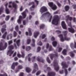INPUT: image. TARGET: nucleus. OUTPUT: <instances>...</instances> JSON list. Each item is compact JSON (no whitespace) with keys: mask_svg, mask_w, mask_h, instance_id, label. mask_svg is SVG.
I'll return each instance as SVG.
<instances>
[{"mask_svg":"<svg viewBox=\"0 0 76 76\" xmlns=\"http://www.w3.org/2000/svg\"><path fill=\"white\" fill-rule=\"evenodd\" d=\"M70 46L72 49H73V48H74L73 44L72 43L70 44Z\"/></svg>","mask_w":76,"mask_h":76,"instance_id":"09e8293b","label":"nucleus"},{"mask_svg":"<svg viewBox=\"0 0 76 76\" xmlns=\"http://www.w3.org/2000/svg\"><path fill=\"white\" fill-rule=\"evenodd\" d=\"M55 73L53 72H51L50 73H48V76H55Z\"/></svg>","mask_w":76,"mask_h":76,"instance_id":"aec40b11","label":"nucleus"},{"mask_svg":"<svg viewBox=\"0 0 76 76\" xmlns=\"http://www.w3.org/2000/svg\"><path fill=\"white\" fill-rule=\"evenodd\" d=\"M26 72H27V73H29L31 71V69L29 67H27L26 68Z\"/></svg>","mask_w":76,"mask_h":76,"instance_id":"a878e982","label":"nucleus"},{"mask_svg":"<svg viewBox=\"0 0 76 76\" xmlns=\"http://www.w3.org/2000/svg\"><path fill=\"white\" fill-rule=\"evenodd\" d=\"M35 8V6L34 5H33L31 8H30V10H34V8Z\"/></svg>","mask_w":76,"mask_h":76,"instance_id":"49530a36","label":"nucleus"},{"mask_svg":"<svg viewBox=\"0 0 76 76\" xmlns=\"http://www.w3.org/2000/svg\"><path fill=\"white\" fill-rule=\"evenodd\" d=\"M0 76H7V75L5 73L4 75L2 74H0Z\"/></svg>","mask_w":76,"mask_h":76,"instance_id":"4d7b16f0","label":"nucleus"},{"mask_svg":"<svg viewBox=\"0 0 76 76\" xmlns=\"http://www.w3.org/2000/svg\"><path fill=\"white\" fill-rule=\"evenodd\" d=\"M48 4L49 6H50L51 9L53 10H56L57 8V6L56 5L53 4V2H49Z\"/></svg>","mask_w":76,"mask_h":76,"instance_id":"423d86ee","label":"nucleus"},{"mask_svg":"<svg viewBox=\"0 0 76 76\" xmlns=\"http://www.w3.org/2000/svg\"><path fill=\"white\" fill-rule=\"evenodd\" d=\"M32 56V54H29L28 55V61H31V58L30 57H31Z\"/></svg>","mask_w":76,"mask_h":76,"instance_id":"2f4dec72","label":"nucleus"},{"mask_svg":"<svg viewBox=\"0 0 76 76\" xmlns=\"http://www.w3.org/2000/svg\"><path fill=\"white\" fill-rule=\"evenodd\" d=\"M61 26L63 29H66L67 27H66V23L64 21H62L61 22Z\"/></svg>","mask_w":76,"mask_h":76,"instance_id":"ddd939ff","label":"nucleus"},{"mask_svg":"<svg viewBox=\"0 0 76 76\" xmlns=\"http://www.w3.org/2000/svg\"><path fill=\"white\" fill-rule=\"evenodd\" d=\"M41 73V71H39L36 73V76H38Z\"/></svg>","mask_w":76,"mask_h":76,"instance_id":"8fccbe9b","label":"nucleus"},{"mask_svg":"<svg viewBox=\"0 0 76 76\" xmlns=\"http://www.w3.org/2000/svg\"><path fill=\"white\" fill-rule=\"evenodd\" d=\"M37 52H39L40 50H41V48L40 47H38L37 48Z\"/></svg>","mask_w":76,"mask_h":76,"instance_id":"6e6d98bb","label":"nucleus"},{"mask_svg":"<svg viewBox=\"0 0 76 76\" xmlns=\"http://www.w3.org/2000/svg\"><path fill=\"white\" fill-rule=\"evenodd\" d=\"M3 28H2L1 30V31L2 32V33H4V32L6 31V29L4 28H6V25H4L2 26Z\"/></svg>","mask_w":76,"mask_h":76,"instance_id":"f3484780","label":"nucleus"},{"mask_svg":"<svg viewBox=\"0 0 76 76\" xmlns=\"http://www.w3.org/2000/svg\"><path fill=\"white\" fill-rule=\"evenodd\" d=\"M58 37H59V38H60V40L62 42H63L64 40H66V41H69V40H70V38H67L66 37H65L64 39L63 38V35L62 34L58 35Z\"/></svg>","mask_w":76,"mask_h":76,"instance_id":"39448f33","label":"nucleus"},{"mask_svg":"<svg viewBox=\"0 0 76 76\" xmlns=\"http://www.w3.org/2000/svg\"><path fill=\"white\" fill-rule=\"evenodd\" d=\"M23 68V66H22V65H19L18 66V70H20V69H22Z\"/></svg>","mask_w":76,"mask_h":76,"instance_id":"c9c22d12","label":"nucleus"},{"mask_svg":"<svg viewBox=\"0 0 76 76\" xmlns=\"http://www.w3.org/2000/svg\"><path fill=\"white\" fill-rule=\"evenodd\" d=\"M15 29L16 31H19V26H16L15 28Z\"/></svg>","mask_w":76,"mask_h":76,"instance_id":"a19ab883","label":"nucleus"},{"mask_svg":"<svg viewBox=\"0 0 76 76\" xmlns=\"http://www.w3.org/2000/svg\"><path fill=\"white\" fill-rule=\"evenodd\" d=\"M12 6L13 7H14V8H15V9H16V8H17V5H16V4H15L14 2H12V1H10L9 2V5H10V4H12Z\"/></svg>","mask_w":76,"mask_h":76,"instance_id":"9b49d317","label":"nucleus"},{"mask_svg":"<svg viewBox=\"0 0 76 76\" xmlns=\"http://www.w3.org/2000/svg\"><path fill=\"white\" fill-rule=\"evenodd\" d=\"M46 48L47 49L48 48H49V51H52V50H53V48H52V47H50V46H49V44L48 43H47L46 44Z\"/></svg>","mask_w":76,"mask_h":76,"instance_id":"4468645a","label":"nucleus"},{"mask_svg":"<svg viewBox=\"0 0 76 76\" xmlns=\"http://www.w3.org/2000/svg\"><path fill=\"white\" fill-rule=\"evenodd\" d=\"M3 8L2 7L0 8V15L1 14L2 12H3Z\"/></svg>","mask_w":76,"mask_h":76,"instance_id":"58836bf2","label":"nucleus"},{"mask_svg":"<svg viewBox=\"0 0 76 76\" xmlns=\"http://www.w3.org/2000/svg\"><path fill=\"white\" fill-rule=\"evenodd\" d=\"M8 48L10 50L8 51L7 54V55H9V56H11V55L13 53V52H14V51L12 50L13 49V45H12L9 46Z\"/></svg>","mask_w":76,"mask_h":76,"instance_id":"7ed1b4c3","label":"nucleus"},{"mask_svg":"<svg viewBox=\"0 0 76 76\" xmlns=\"http://www.w3.org/2000/svg\"><path fill=\"white\" fill-rule=\"evenodd\" d=\"M47 60L48 63H50L51 62L50 61V60L49 59V58L48 57H47Z\"/></svg>","mask_w":76,"mask_h":76,"instance_id":"de8ad7c7","label":"nucleus"},{"mask_svg":"<svg viewBox=\"0 0 76 76\" xmlns=\"http://www.w3.org/2000/svg\"><path fill=\"white\" fill-rule=\"evenodd\" d=\"M74 43H75V45H74V47L75 48H76V42H75Z\"/></svg>","mask_w":76,"mask_h":76,"instance_id":"774afa93","label":"nucleus"},{"mask_svg":"<svg viewBox=\"0 0 76 76\" xmlns=\"http://www.w3.org/2000/svg\"><path fill=\"white\" fill-rule=\"evenodd\" d=\"M37 44L39 45H40V46H41L42 45V42H39Z\"/></svg>","mask_w":76,"mask_h":76,"instance_id":"3c124183","label":"nucleus"},{"mask_svg":"<svg viewBox=\"0 0 76 76\" xmlns=\"http://www.w3.org/2000/svg\"><path fill=\"white\" fill-rule=\"evenodd\" d=\"M37 60L38 61H40V62H42V63H44V60L40 59L39 57H38L37 58Z\"/></svg>","mask_w":76,"mask_h":76,"instance_id":"bb28decb","label":"nucleus"},{"mask_svg":"<svg viewBox=\"0 0 76 76\" xmlns=\"http://www.w3.org/2000/svg\"><path fill=\"white\" fill-rule=\"evenodd\" d=\"M68 31L70 32H71V33H74V32H75V29L72 28H69Z\"/></svg>","mask_w":76,"mask_h":76,"instance_id":"a211bd4d","label":"nucleus"},{"mask_svg":"<svg viewBox=\"0 0 76 76\" xmlns=\"http://www.w3.org/2000/svg\"><path fill=\"white\" fill-rule=\"evenodd\" d=\"M9 45H10V44H12V40H10L8 42Z\"/></svg>","mask_w":76,"mask_h":76,"instance_id":"603ef678","label":"nucleus"},{"mask_svg":"<svg viewBox=\"0 0 76 76\" xmlns=\"http://www.w3.org/2000/svg\"><path fill=\"white\" fill-rule=\"evenodd\" d=\"M34 69H35V70H33L32 72V73H34L36 72V71H37V70L38 69V65H37V64L36 63H35L34 64Z\"/></svg>","mask_w":76,"mask_h":76,"instance_id":"9d476101","label":"nucleus"},{"mask_svg":"<svg viewBox=\"0 0 76 76\" xmlns=\"http://www.w3.org/2000/svg\"><path fill=\"white\" fill-rule=\"evenodd\" d=\"M7 32H5L4 34L3 35L2 38H6V35H7Z\"/></svg>","mask_w":76,"mask_h":76,"instance_id":"4c0bfd02","label":"nucleus"},{"mask_svg":"<svg viewBox=\"0 0 76 76\" xmlns=\"http://www.w3.org/2000/svg\"><path fill=\"white\" fill-rule=\"evenodd\" d=\"M31 60H32V61L33 62L35 61V57L34 56L33 57H32L31 58Z\"/></svg>","mask_w":76,"mask_h":76,"instance_id":"c03bdc74","label":"nucleus"},{"mask_svg":"<svg viewBox=\"0 0 76 76\" xmlns=\"http://www.w3.org/2000/svg\"><path fill=\"white\" fill-rule=\"evenodd\" d=\"M44 17H46L47 18H48L49 17H50V18L49 19V22H50L51 20V19L52 18V15H51V14L49 13V12H48L45 14H43L41 17H40V19H42V18H44Z\"/></svg>","mask_w":76,"mask_h":76,"instance_id":"f257e3e1","label":"nucleus"},{"mask_svg":"<svg viewBox=\"0 0 76 76\" xmlns=\"http://www.w3.org/2000/svg\"><path fill=\"white\" fill-rule=\"evenodd\" d=\"M59 73L60 74H63V71L62 70L61 71H60L59 72Z\"/></svg>","mask_w":76,"mask_h":76,"instance_id":"0e129e2a","label":"nucleus"},{"mask_svg":"<svg viewBox=\"0 0 76 76\" xmlns=\"http://www.w3.org/2000/svg\"><path fill=\"white\" fill-rule=\"evenodd\" d=\"M12 34H10L9 35H8L7 36V39L8 40H9V38L10 39H12Z\"/></svg>","mask_w":76,"mask_h":76,"instance_id":"5701e85b","label":"nucleus"},{"mask_svg":"<svg viewBox=\"0 0 76 76\" xmlns=\"http://www.w3.org/2000/svg\"><path fill=\"white\" fill-rule=\"evenodd\" d=\"M7 43L5 42V45L4 47H3V44H2V43H0V50H1L6 49V47H7Z\"/></svg>","mask_w":76,"mask_h":76,"instance_id":"6e6552de","label":"nucleus"},{"mask_svg":"<svg viewBox=\"0 0 76 76\" xmlns=\"http://www.w3.org/2000/svg\"><path fill=\"white\" fill-rule=\"evenodd\" d=\"M61 50H62V48H59L58 51L59 52H60Z\"/></svg>","mask_w":76,"mask_h":76,"instance_id":"052dcab7","label":"nucleus"},{"mask_svg":"<svg viewBox=\"0 0 76 76\" xmlns=\"http://www.w3.org/2000/svg\"><path fill=\"white\" fill-rule=\"evenodd\" d=\"M39 34V33L38 32H35L34 33V38H37Z\"/></svg>","mask_w":76,"mask_h":76,"instance_id":"6ab92c4d","label":"nucleus"},{"mask_svg":"<svg viewBox=\"0 0 76 76\" xmlns=\"http://www.w3.org/2000/svg\"><path fill=\"white\" fill-rule=\"evenodd\" d=\"M69 54L70 55V56L71 57H73L74 56H75V54H73V52H71L69 53Z\"/></svg>","mask_w":76,"mask_h":76,"instance_id":"72a5a7b5","label":"nucleus"},{"mask_svg":"<svg viewBox=\"0 0 76 76\" xmlns=\"http://www.w3.org/2000/svg\"><path fill=\"white\" fill-rule=\"evenodd\" d=\"M9 18H10V17L9 15H8L6 17V18H5V20L6 21H7L9 19Z\"/></svg>","mask_w":76,"mask_h":76,"instance_id":"ea45409f","label":"nucleus"},{"mask_svg":"<svg viewBox=\"0 0 76 76\" xmlns=\"http://www.w3.org/2000/svg\"><path fill=\"white\" fill-rule=\"evenodd\" d=\"M32 41L33 43L31 44V45L32 46V47H34L35 46V40L34 39H32Z\"/></svg>","mask_w":76,"mask_h":76,"instance_id":"393cba45","label":"nucleus"},{"mask_svg":"<svg viewBox=\"0 0 76 76\" xmlns=\"http://www.w3.org/2000/svg\"><path fill=\"white\" fill-rule=\"evenodd\" d=\"M57 44V42L56 41L53 42H52V45H53V47H56Z\"/></svg>","mask_w":76,"mask_h":76,"instance_id":"c85d7f7f","label":"nucleus"},{"mask_svg":"<svg viewBox=\"0 0 76 76\" xmlns=\"http://www.w3.org/2000/svg\"><path fill=\"white\" fill-rule=\"evenodd\" d=\"M16 44L18 47H19L20 45V40L19 39L16 41Z\"/></svg>","mask_w":76,"mask_h":76,"instance_id":"f704fd0d","label":"nucleus"},{"mask_svg":"<svg viewBox=\"0 0 76 76\" xmlns=\"http://www.w3.org/2000/svg\"><path fill=\"white\" fill-rule=\"evenodd\" d=\"M47 10V9L45 6L42 7L40 9V12L41 13H42L44 12H45Z\"/></svg>","mask_w":76,"mask_h":76,"instance_id":"1a4fd4ad","label":"nucleus"},{"mask_svg":"<svg viewBox=\"0 0 76 76\" xmlns=\"http://www.w3.org/2000/svg\"><path fill=\"white\" fill-rule=\"evenodd\" d=\"M34 4V2H32L31 3H30L29 4V5H31V4Z\"/></svg>","mask_w":76,"mask_h":76,"instance_id":"69168bd1","label":"nucleus"},{"mask_svg":"<svg viewBox=\"0 0 76 76\" xmlns=\"http://www.w3.org/2000/svg\"><path fill=\"white\" fill-rule=\"evenodd\" d=\"M31 40L30 39H27V44L28 45H29L31 43Z\"/></svg>","mask_w":76,"mask_h":76,"instance_id":"7c9ffc66","label":"nucleus"},{"mask_svg":"<svg viewBox=\"0 0 76 76\" xmlns=\"http://www.w3.org/2000/svg\"><path fill=\"white\" fill-rule=\"evenodd\" d=\"M28 12V10L27 9H26L24 12L21 13V14L22 15L23 18H26V13H27Z\"/></svg>","mask_w":76,"mask_h":76,"instance_id":"f8f14e48","label":"nucleus"},{"mask_svg":"<svg viewBox=\"0 0 76 76\" xmlns=\"http://www.w3.org/2000/svg\"><path fill=\"white\" fill-rule=\"evenodd\" d=\"M19 76H23V72L20 73V74Z\"/></svg>","mask_w":76,"mask_h":76,"instance_id":"bf43d9fd","label":"nucleus"},{"mask_svg":"<svg viewBox=\"0 0 76 76\" xmlns=\"http://www.w3.org/2000/svg\"><path fill=\"white\" fill-rule=\"evenodd\" d=\"M56 56V57H57L58 56V55H55L53 54H51L50 55V58L51 60H53V58H54V56Z\"/></svg>","mask_w":76,"mask_h":76,"instance_id":"b1692460","label":"nucleus"},{"mask_svg":"<svg viewBox=\"0 0 76 76\" xmlns=\"http://www.w3.org/2000/svg\"><path fill=\"white\" fill-rule=\"evenodd\" d=\"M13 35L14 37H16V35H17V33L15 31H14Z\"/></svg>","mask_w":76,"mask_h":76,"instance_id":"79ce46f5","label":"nucleus"},{"mask_svg":"<svg viewBox=\"0 0 76 76\" xmlns=\"http://www.w3.org/2000/svg\"><path fill=\"white\" fill-rule=\"evenodd\" d=\"M5 11L7 14H9L10 13V11H9V10L8 8H6Z\"/></svg>","mask_w":76,"mask_h":76,"instance_id":"473e14b6","label":"nucleus"},{"mask_svg":"<svg viewBox=\"0 0 76 76\" xmlns=\"http://www.w3.org/2000/svg\"><path fill=\"white\" fill-rule=\"evenodd\" d=\"M22 10H23V8L22 7V6H21L20 8V10L21 11H22Z\"/></svg>","mask_w":76,"mask_h":76,"instance_id":"338daca9","label":"nucleus"},{"mask_svg":"<svg viewBox=\"0 0 76 76\" xmlns=\"http://www.w3.org/2000/svg\"><path fill=\"white\" fill-rule=\"evenodd\" d=\"M15 66L12 64V65L11 66V68L12 69H13V70H14V69H15Z\"/></svg>","mask_w":76,"mask_h":76,"instance_id":"864d4df0","label":"nucleus"},{"mask_svg":"<svg viewBox=\"0 0 76 76\" xmlns=\"http://www.w3.org/2000/svg\"><path fill=\"white\" fill-rule=\"evenodd\" d=\"M58 64V62L56 61V60L54 61L53 62L54 66H56V67H55V70L56 72H57V71L59 70V66L57 65Z\"/></svg>","mask_w":76,"mask_h":76,"instance_id":"0eeeda50","label":"nucleus"},{"mask_svg":"<svg viewBox=\"0 0 76 76\" xmlns=\"http://www.w3.org/2000/svg\"><path fill=\"white\" fill-rule=\"evenodd\" d=\"M45 37H46V35H45L43 34L42 36V39H44V38H45Z\"/></svg>","mask_w":76,"mask_h":76,"instance_id":"13d9d810","label":"nucleus"},{"mask_svg":"<svg viewBox=\"0 0 76 76\" xmlns=\"http://www.w3.org/2000/svg\"><path fill=\"white\" fill-rule=\"evenodd\" d=\"M22 19V17L21 16H20L19 17V19L17 20L18 23V24H21V21Z\"/></svg>","mask_w":76,"mask_h":76,"instance_id":"2eb2a0df","label":"nucleus"},{"mask_svg":"<svg viewBox=\"0 0 76 76\" xmlns=\"http://www.w3.org/2000/svg\"><path fill=\"white\" fill-rule=\"evenodd\" d=\"M12 64L15 66H17V65H18V63L17 62H14Z\"/></svg>","mask_w":76,"mask_h":76,"instance_id":"a18cd8bd","label":"nucleus"},{"mask_svg":"<svg viewBox=\"0 0 76 76\" xmlns=\"http://www.w3.org/2000/svg\"><path fill=\"white\" fill-rule=\"evenodd\" d=\"M61 65L62 66L63 69H64V72L65 73V76H67L68 74V72H67V69L65 68H67V67H68V66H66L65 64L63 62L61 63Z\"/></svg>","mask_w":76,"mask_h":76,"instance_id":"20e7f679","label":"nucleus"},{"mask_svg":"<svg viewBox=\"0 0 76 76\" xmlns=\"http://www.w3.org/2000/svg\"><path fill=\"white\" fill-rule=\"evenodd\" d=\"M56 3H57V4H58V6L59 7H60V6H61V4H60L58 2H57Z\"/></svg>","mask_w":76,"mask_h":76,"instance_id":"5fc2aeb1","label":"nucleus"},{"mask_svg":"<svg viewBox=\"0 0 76 76\" xmlns=\"http://www.w3.org/2000/svg\"><path fill=\"white\" fill-rule=\"evenodd\" d=\"M66 52H67V50L66 49H64L62 51V53L64 55H66Z\"/></svg>","mask_w":76,"mask_h":76,"instance_id":"e433bc0d","label":"nucleus"},{"mask_svg":"<svg viewBox=\"0 0 76 76\" xmlns=\"http://www.w3.org/2000/svg\"><path fill=\"white\" fill-rule=\"evenodd\" d=\"M55 18L52 20V23L55 25H56L58 24V20L59 19V18H58V15H55L54 16Z\"/></svg>","mask_w":76,"mask_h":76,"instance_id":"f03ea898","label":"nucleus"},{"mask_svg":"<svg viewBox=\"0 0 76 76\" xmlns=\"http://www.w3.org/2000/svg\"><path fill=\"white\" fill-rule=\"evenodd\" d=\"M28 31H29V35L30 36H31L32 34V32H31V29L30 28H29L28 29Z\"/></svg>","mask_w":76,"mask_h":76,"instance_id":"c756f323","label":"nucleus"},{"mask_svg":"<svg viewBox=\"0 0 76 76\" xmlns=\"http://www.w3.org/2000/svg\"><path fill=\"white\" fill-rule=\"evenodd\" d=\"M21 53L22 54V56H21L20 54H17L18 57L19 58H20V57H22L23 58H24V57H25V54L24 53L22 52H21Z\"/></svg>","mask_w":76,"mask_h":76,"instance_id":"dca6fc26","label":"nucleus"},{"mask_svg":"<svg viewBox=\"0 0 76 76\" xmlns=\"http://www.w3.org/2000/svg\"><path fill=\"white\" fill-rule=\"evenodd\" d=\"M31 49V48L29 46H26V51H29Z\"/></svg>","mask_w":76,"mask_h":76,"instance_id":"4be33fe9","label":"nucleus"},{"mask_svg":"<svg viewBox=\"0 0 76 76\" xmlns=\"http://www.w3.org/2000/svg\"><path fill=\"white\" fill-rule=\"evenodd\" d=\"M55 40V38L54 37H52L51 38V40L52 41H54Z\"/></svg>","mask_w":76,"mask_h":76,"instance_id":"e2e57ef3","label":"nucleus"},{"mask_svg":"<svg viewBox=\"0 0 76 76\" xmlns=\"http://www.w3.org/2000/svg\"><path fill=\"white\" fill-rule=\"evenodd\" d=\"M56 32L57 33V34H60V33H61V31H56Z\"/></svg>","mask_w":76,"mask_h":76,"instance_id":"680f3d73","label":"nucleus"},{"mask_svg":"<svg viewBox=\"0 0 76 76\" xmlns=\"http://www.w3.org/2000/svg\"><path fill=\"white\" fill-rule=\"evenodd\" d=\"M45 26L44 24L40 26V29H44V26Z\"/></svg>","mask_w":76,"mask_h":76,"instance_id":"37998d69","label":"nucleus"},{"mask_svg":"<svg viewBox=\"0 0 76 76\" xmlns=\"http://www.w3.org/2000/svg\"><path fill=\"white\" fill-rule=\"evenodd\" d=\"M66 19L67 20V19H68V20H69L70 21H71L72 20V17H70L69 15H67L66 17Z\"/></svg>","mask_w":76,"mask_h":76,"instance_id":"412c9836","label":"nucleus"},{"mask_svg":"<svg viewBox=\"0 0 76 76\" xmlns=\"http://www.w3.org/2000/svg\"><path fill=\"white\" fill-rule=\"evenodd\" d=\"M69 9H70V7L69 6H66L65 7V10L67 12V11H68L69 10Z\"/></svg>","mask_w":76,"mask_h":76,"instance_id":"cd10ccee","label":"nucleus"}]
</instances>
